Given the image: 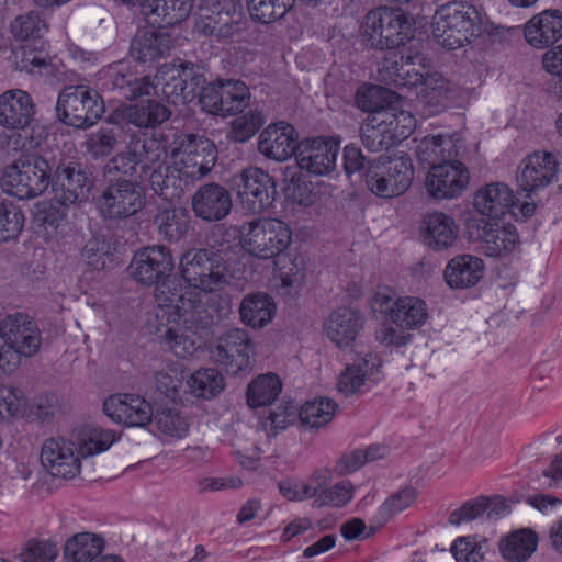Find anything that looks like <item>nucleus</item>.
I'll return each instance as SVG.
<instances>
[{"mask_svg": "<svg viewBox=\"0 0 562 562\" xmlns=\"http://www.w3.org/2000/svg\"><path fill=\"white\" fill-rule=\"evenodd\" d=\"M180 273L187 286L164 283L156 294L161 324H181L198 334L229 313V300L218 289L226 282L218 255L204 248L189 250L181 257Z\"/></svg>", "mask_w": 562, "mask_h": 562, "instance_id": "nucleus-1", "label": "nucleus"}, {"mask_svg": "<svg viewBox=\"0 0 562 562\" xmlns=\"http://www.w3.org/2000/svg\"><path fill=\"white\" fill-rule=\"evenodd\" d=\"M482 33V19L468 2L452 1L441 5L434 15L432 34L438 44L457 49Z\"/></svg>", "mask_w": 562, "mask_h": 562, "instance_id": "nucleus-2", "label": "nucleus"}, {"mask_svg": "<svg viewBox=\"0 0 562 562\" xmlns=\"http://www.w3.org/2000/svg\"><path fill=\"white\" fill-rule=\"evenodd\" d=\"M50 177L52 160L38 154H22L4 168L0 183L9 195L31 200L47 190Z\"/></svg>", "mask_w": 562, "mask_h": 562, "instance_id": "nucleus-3", "label": "nucleus"}, {"mask_svg": "<svg viewBox=\"0 0 562 562\" xmlns=\"http://www.w3.org/2000/svg\"><path fill=\"white\" fill-rule=\"evenodd\" d=\"M241 247L259 259L282 255L292 243L289 225L277 218H257L239 227Z\"/></svg>", "mask_w": 562, "mask_h": 562, "instance_id": "nucleus-4", "label": "nucleus"}, {"mask_svg": "<svg viewBox=\"0 0 562 562\" xmlns=\"http://www.w3.org/2000/svg\"><path fill=\"white\" fill-rule=\"evenodd\" d=\"M413 33L409 18L401 11L380 7L368 12L361 25L366 45L375 49H392L404 45Z\"/></svg>", "mask_w": 562, "mask_h": 562, "instance_id": "nucleus-5", "label": "nucleus"}, {"mask_svg": "<svg viewBox=\"0 0 562 562\" xmlns=\"http://www.w3.org/2000/svg\"><path fill=\"white\" fill-rule=\"evenodd\" d=\"M414 179V167L409 156H380L369 164L366 186L374 195L392 199L405 193Z\"/></svg>", "mask_w": 562, "mask_h": 562, "instance_id": "nucleus-6", "label": "nucleus"}, {"mask_svg": "<svg viewBox=\"0 0 562 562\" xmlns=\"http://www.w3.org/2000/svg\"><path fill=\"white\" fill-rule=\"evenodd\" d=\"M0 338L7 353L8 371H14L22 358H30L41 348V331L35 321L26 313L15 312L0 322Z\"/></svg>", "mask_w": 562, "mask_h": 562, "instance_id": "nucleus-7", "label": "nucleus"}, {"mask_svg": "<svg viewBox=\"0 0 562 562\" xmlns=\"http://www.w3.org/2000/svg\"><path fill=\"white\" fill-rule=\"evenodd\" d=\"M105 111L99 92L86 86H70L58 95L56 113L60 122L76 128H89Z\"/></svg>", "mask_w": 562, "mask_h": 562, "instance_id": "nucleus-8", "label": "nucleus"}, {"mask_svg": "<svg viewBox=\"0 0 562 562\" xmlns=\"http://www.w3.org/2000/svg\"><path fill=\"white\" fill-rule=\"evenodd\" d=\"M50 178L55 198L63 205L87 201L94 186L92 173L80 161L71 157H54Z\"/></svg>", "mask_w": 562, "mask_h": 562, "instance_id": "nucleus-9", "label": "nucleus"}, {"mask_svg": "<svg viewBox=\"0 0 562 562\" xmlns=\"http://www.w3.org/2000/svg\"><path fill=\"white\" fill-rule=\"evenodd\" d=\"M154 85L160 87L164 98L173 104L191 101L205 83L201 68L190 61L165 64L156 72ZM156 95H159L156 91Z\"/></svg>", "mask_w": 562, "mask_h": 562, "instance_id": "nucleus-10", "label": "nucleus"}, {"mask_svg": "<svg viewBox=\"0 0 562 562\" xmlns=\"http://www.w3.org/2000/svg\"><path fill=\"white\" fill-rule=\"evenodd\" d=\"M146 205V198L138 181L119 177L110 179L98 199L101 216L110 221L125 220Z\"/></svg>", "mask_w": 562, "mask_h": 562, "instance_id": "nucleus-11", "label": "nucleus"}, {"mask_svg": "<svg viewBox=\"0 0 562 562\" xmlns=\"http://www.w3.org/2000/svg\"><path fill=\"white\" fill-rule=\"evenodd\" d=\"M172 156L183 179L193 186L214 168L217 150L210 139L186 134L180 137L178 147L172 150Z\"/></svg>", "mask_w": 562, "mask_h": 562, "instance_id": "nucleus-12", "label": "nucleus"}, {"mask_svg": "<svg viewBox=\"0 0 562 562\" xmlns=\"http://www.w3.org/2000/svg\"><path fill=\"white\" fill-rule=\"evenodd\" d=\"M372 308L402 329L417 328L428 317L425 301L416 296H397L390 289H383L375 293L372 299Z\"/></svg>", "mask_w": 562, "mask_h": 562, "instance_id": "nucleus-13", "label": "nucleus"}, {"mask_svg": "<svg viewBox=\"0 0 562 562\" xmlns=\"http://www.w3.org/2000/svg\"><path fill=\"white\" fill-rule=\"evenodd\" d=\"M133 278L145 285H156L155 294L170 280L175 260L170 249L164 245H153L137 250L130 265ZM156 297V295H154Z\"/></svg>", "mask_w": 562, "mask_h": 562, "instance_id": "nucleus-14", "label": "nucleus"}, {"mask_svg": "<svg viewBox=\"0 0 562 562\" xmlns=\"http://www.w3.org/2000/svg\"><path fill=\"white\" fill-rule=\"evenodd\" d=\"M41 462L54 477L72 480L81 473V454L70 431L44 441L41 449Z\"/></svg>", "mask_w": 562, "mask_h": 562, "instance_id": "nucleus-15", "label": "nucleus"}, {"mask_svg": "<svg viewBox=\"0 0 562 562\" xmlns=\"http://www.w3.org/2000/svg\"><path fill=\"white\" fill-rule=\"evenodd\" d=\"M234 189L243 209L258 214L271 206L277 194L272 177L257 167L244 169L235 176Z\"/></svg>", "mask_w": 562, "mask_h": 562, "instance_id": "nucleus-16", "label": "nucleus"}, {"mask_svg": "<svg viewBox=\"0 0 562 562\" xmlns=\"http://www.w3.org/2000/svg\"><path fill=\"white\" fill-rule=\"evenodd\" d=\"M250 98L249 88L240 80H217L202 86L200 102L214 115L231 116L244 111Z\"/></svg>", "mask_w": 562, "mask_h": 562, "instance_id": "nucleus-17", "label": "nucleus"}, {"mask_svg": "<svg viewBox=\"0 0 562 562\" xmlns=\"http://www.w3.org/2000/svg\"><path fill=\"white\" fill-rule=\"evenodd\" d=\"M252 345L243 328H231L222 334L211 349V358L228 373L237 374L250 366Z\"/></svg>", "mask_w": 562, "mask_h": 562, "instance_id": "nucleus-18", "label": "nucleus"}, {"mask_svg": "<svg viewBox=\"0 0 562 562\" xmlns=\"http://www.w3.org/2000/svg\"><path fill=\"white\" fill-rule=\"evenodd\" d=\"M470 180L468 168L458 158L445 160L429 169L426 190L437 200L454 199L467 188Z\"/></svg>", "mask_w": 562, "mask_h": 562, "instance_id": "nucleus-19", "label": "nucleus"}, {"mask_svg": "<svg viewBox=\"0 0 562 562\" xmlns=\"http://www.w3.org/2000/svg\"><path fill=\"white\" fill-rule=\"evenodd\" d=\"M338 153L339 143L334 138L316 137L299 143L295 159L301 170L325 176L335 169Z\"/></svg>", "mask_w": 562, "mask_h": 562, "instance_id": "nucleus-20", "label": "nucleus"}, {"mask_svg": "<svg viewBox=\"0 0 562 562\" xmlns=\"http://www.w3.org/2000/svg\"><path fill=\"white\" fill-rule=\"evenodd\" d=\"M430 60L422 53L414 55L391 54L384 59L382 75L384 80L393 83L397 88L417 87L424 79V74L428 71Z\"/></svg>", "mask_w": 562, "mask_h": 562, "instance_id": "nucleus-21", "label": "nucleus"}, {"mask_svg": "<svg viewBox=\"0 0 562 562\" xmlns=\"http://www.w3.org/2000/svg\"><path fill=\"white\" fill-rule=\"evenodd\" d=\"M366 318L357 310L339 307L324 321L325 336L339 349L352 346L363 328Z\"/></svg>", "mask_w": 562, "mask_h": 562, "instance_id": "nucleus-22", "label": "nucleus"}, {"mask_svg": "<svg viewBox=\"0 0 562 562\" xmlns=\"http://www.w3.org/2000/svg\"><path fill=\"white\" fill-rule=\"evenodd\" d=\"M194 30L204 36L217 40L232 37L237 31V24L228 9L218 0H211L201 4L194 13Z\"/></svg>", "mask_w": 562, "mask_h": 562, "instance_id": "nucleus-23", "label": "nucleus"}, {"mask_svg": "<svg viewBox=\"0 0 562 562\" xmlns=\"http://www.w3.org/2000/svg\"><path fill=\"white\" fill-rule=\"evenodd\" d=\"M232 206L228 190L215 182L201 186L192 196L194 215L205 222L225 218L231 213Z\"/></svg>", "mask_w": 562, "mask_h": 562, "instance_id": "nucleus-24", "label": "nucleus"}, {"mask_svg": "<svg viewBox=\"0 0 562 562\" xmlns=\"http://www.w3.org/2000/svg\"><path fill=\"white\" fill-rule=\"evenodd\" d=\"M558 162L550 153H533L519 165L517 183L526 192L549 186L557 175Z\"/></svg>", "mask_w": 562, "mask_h": 562, "instance_id": "nucleus-25", "label": "nucleus"}, {"mask_svg": "<svg viewBox=\"0 0 562 562\" xmlns=\"http://www.w3.org/2000/svg\"><path fill=\"white\" fill-rule=\"evenodd\" d=\"M297 145L294 127L284 122L268 125L258 139L259 153L276 161H284L295 155Z\"/></svg>", "mask_w": 562, "mask_h": 562, "instance_id": "nucleus-26", "label": "nucleus"}, {"mask_svg": "<svg viewBox=\"0 0 562 562\" xmlns=\"http://www.w3.org/2000/svg\"><path fill=\"white\" fill-rule=\"evenodd\" d=\"M420 234L424 244L435 250L452 248L459 237V226L453 217L443 212L426 214L422 221Z\"/></svg>", "mask_w": 562, "mask_h": 562, "instance_id": "nucleus-27", "label": "nucleus"}, {"mask_svg": "<svg viewBox=\"0 0 562 562\" xmlns=\"http://www.w3.org/2000/svg\"><path fill=\"white\" fill-rule=\"evenodd\" d=\"M477 238L482 252L487 257H503L510 254L519 244L517 229L512 224L497 221L485 222L477 227Z\"/></svg>", "mask_w": 562, "mask_h": 562, "instance_id": "nucleus-28", "label": "nucleus"}, {"mask_svg": "<svg viewBox=\"0 0 562 562\" xmlns=\"http://www.w3.org/2000/svg\"><path fill=\"white\" fill-rule=\"evenodd\" d=\"M35 105L23 90H9L0 95V125L10 130H24L34 116Z\"/></svg>", "mask_w": 562, "mask_h": 562, "instance_id": "nucleus-29", "label": "nucleus"}, {"mask_svg": "<svg viewBox=\"0 0 562 562\" xmlns=\"http://www.w3.org/2000/svg\"><path fill=\"white\" fill-rule=\"evenodd\" d=\"M104 414L112 422H153V407L135 394H114L103 402Z\"/></svg>", "mask_w": 562, "mask_h": 562, "instance_id": "nucleus-30", "label": "nucleus"}, {"mask_svg": "<svg viewBox=\"0 0 562 562\" xmlns=\"http://www.w3.org/2000/svg\"><path fill=\"white\" fill-rule=\"evenodd\" d=\"M117 116L126 124L139 130H148L167 122L171 116V110L157 100L148 99L122 106L117 110Z\"/></svg>", "mask_w": 562, "mask_h": 562, "instance_id": "nucleus-31", "label": "nucleus"}, {"mask_svg": "<svg viewBox=\"0 0 562 562\" xmlns=\"http://www.w3.org/2000/svg\"><path fill=\"white\" fill-rule=\"evenodd\" d=\"M165 159L160 158L145 179L148 180L151 190L156 194L168 201L178 200L182 196L184 190L190 187V183L183 179L175 161L169 165Z\"/></svg>", "mask_w": 562, "mask_h": 562, "instance_id": "nucleus-32", "label": "nucleus"}, {"mask_svg": "<svg viewBox=\"0 0 562 562\" xmlns=\"http://www.w3.org/2000/svg\"><path fill=\"white\" fill-rule=\"evenodd\" d=\"M526 41L537 48L548 47L562 37V12L544 10L532 16L525 26Z\"/></svg>", "mask_w": 562, "mask_h": 562, "instance_id": "nucleus-33", "label": "nucleus"}, {"mask_svg": "<svg viewBox=\"0 0 562 562\" xmlns=\"http://www.w3.org/2000/svg\"><path fill=\"white\" fill-rule=\"evenodd\" d=\"M69 431L81 458L105 452L121 438L116 431L95 426L94 424H77Z\"/></svg>", "mask_w": 562, "mask_h": 562, "instance_id": "nucleus-34", "label": "nucleus"}, {"mask_svg": "<svg viewBox=\"0 0 562 562\" xmlns=\"http://www.w3.org/2000/svg\"><path fill=\"white\" fill-rule=\"evenodd\" d=\"M105 87L126 100L156 93V86L149 76L139 77L124 66L109 71Z\"/></svg>", "mask_w": 562, "mask_h": 562, "instance_id": "nucleus-35", "label": "nucleus"}, {"mask_svg": "<svg viewBox=\"0 0 562 562\" xmlns=\"http://www.w3.org/2000/svg\"><path fill=\"white\" fill-rule=\"evenodd\" d=\"M171 46L172 38L168 33L142 29L133 37L130 53L137 61L148 63L168 55Z\"/></svg>", "mask_w": 562, "mask_h": 562, "instance_id": "nucleus-36", "label": "nucleus"}, {"mask_svg": "<svg viewBox=\"0 0 562 562\" xmlns=\"http://www.w3.org/2000/svg\"><path fill=\"white\" fill-rule=\"evenodd\" d=\"M462 147L461 139L452 135H428L417 145L416 156L420 164L430 169L445 160L458 158Z\"/></svg>", "mask_w": 562, "mask_h": 562, "instance_id": "nucleus-37", "label": "nucleus"}, {"mask_svg": "<svg viewBox=\"0 0 562 562\" xmlns=\"http://www.w3.org/2000/svg\"><path fill=\"white\" fill-rule=\"evenodd\" d=\"M514 192L504 183H490L477 191L474 206L483 215L493 221L505 215L515 205Z\"/></svg>", "mask_w": 562, "mask_h": 562, "instance_id": "nucleus-38", "label": "nucleus"}, {"mask_svg": "<svg viewBox=\"0 0 562 562\" xmlns=\"http://www.w3.org/2000/svg\"><path fill=\"white\" fill-rule=\"evenodd\" d=\"M483 271L482 259L472 255H459L448 262L443 278L451 289H468L480 281Z\"/></svg>", "mask_w": 562, "mask_h": 562, "instance_id": "nucleus-39", "label": "nucleus"}, {"mask_svg": "<svg viewBox=\"0 0 562 562\" xmlns=\"http://www.w3.org/2000/svg\"><path fill=\"white\" fill-rule=\"evenodd\" d=\"M276 310L273 299L262 292L246 295L238 308L240 321L254 329H261L271 323Z\"/></svg>", "mask_w": 562, "mask_h": 562, "instance_id": "nucleus-40", "label": "nucleus"}, {"mask_svg": "<svg viewBox=\"0 0 562 562\" xmlns=\"http://www.w3.org/2000/svg\"><path fill=\"white\" fill-rule=\"evenodd\" d=\"M105 548V540L93 532H79L70 537L64 546L67 562H93Z\"/></svg>", "mask_w": 562, "mask_h": 562, "instance_id": "nucleus-41", "label": "nucleus"}, {"mask_svg": "<svg viewBox=\"0 0 562 562\" xmlns=\"http://www.w3.org/2000/svg\"><path fill=\"white\" fill-rule=\"evenodd\" d=\"M145 9V16L153 24L171 26L184 21L192 11V0H154Z\"/></svg>", "mask_w": 562, "mask_h": 562, "instance_id": "nucleus-42", "label": "nucleus"}, {"mask_svg": "<svg viewBox=\"0 0 562 562\" xmlns=\"http://www.w3.org/2000/svg\"><path fill=\"white\" fill-rule=\"evenodd\" d=\"M159 235L169 241H179L188 233L191 216L183 207L164 209L154 218Z\"/></svg>", "mask_w": 562, "mask_h": 562, "instance_id": "nucleus-43", "label": "nucleus"}, {"mask_svg": "<svg viewBox=\"0 0 562 562\" xmlns=\"http://www.w3.org/2000/svg\"><path fill=\"white\" fill-rule=\"evenodd\" d=\"M360 134L363 146L370 151H381L397 142L380 112L367 117Z\"/></svg>", "mask_w": 562, "mask_h": 562, "instance_id": "nucleus-44", "label": "nucleus"}, {"mask_svg": "<svg viewBox=\"0 0 562 562\" xmlns=\"http://www.w3.org/2000/svg\"><path fill=\"white\" fill-rule=\"evenodd\" d=\"M123 151L145 176L159 162L160 158H166V151L154 140L147 142L136 135L130 138Z\"/></svg>", "mask_w": 562, "mask_h": 562, "instance_id": "nucleus-45", "label": "nucleus"}, {"mask_svg": "<svg viewBox=\"0 0 562 562\" xmlns=\"http://www.w3.org/2000/svg\"><path fill=\"white\" fill-rule=\"evenodd\" d=\"M538 537L530 529H520L507 535L499 543V550L507 560L526 561L536 551Z\"/></svg>", "mask_w": 562, "mask_h": 562, "instance_id": "nucleus-46", "label": "nucleus"}, {"mask_svg": "<svg viewBox=\"0 0 562 562\" xmlns=\"http://www.w3.org/2000/svg\"><path fill=\"white\" fill-rule=\"evenodd\" d=\"M282 390V383L273 373L262 374L255 379L247 389V403L250 407L272 404Z\"/></svg>", "mask_w": 562, "mask_h": 562, "instance_id": "nucleus-47", "label": "nucleus"}, {"mask_svg": "<svg viewBox=\"0 0 562 562\" xmlns=\"http://www.w3.org/2000/svg\"><path fill=\"white\" fill-rule=\"evenodd\" d=\"M188 386L196 397L211 398L223 391L224 378L213 368L200 369L190 376Z\"/></svg>", "mask_w": 562, "mask_h": 562, "instance_id": "nucleus-48", "label": "nucleus"}, {"mask_svg": "<svg viewBox=\"0 0 562 562\" xmlns=\"http://www.w3.org/2000/svg\"><path fill=\"white\" fill-rule=\"evenodd\" d=\"M295 0H247L252 20L263 24L282 19L293 7Z\"/></svg>", "mask_w": 562, "mask_h": 562, "instance_id": "nucleus-49", "label": "nucleus"}, {"mask_svg": "<svg viewBox=\"0 0 562 562\" xmlns=\"http://www.w3.org/2000/svg\"><path fill=\"white\" fill-rule=\"evenodd\" d=\"M117 145V133L111 127H100L88 134L83 143L86 153L94 159L112 154Z\"/></svg>", "mask_w": 562, "mask_h": 562, "instance_id": "nucleus-50", "label": "nucleus"}, {"mask_svg": "<svg viewBox=\"0 0 562 562\" xmlns=\"http://www.w3.org/2000/svg\"><path fill=\"white\" fill-rule=\"evenodd\" d=\"M420 85L423 88L418 94L419 102L429 106L439 105L449 91L448 81L440 74L431 71V65L424 74Z\"/></svg>", "mask_w": 562, "mask_h": 562, "instance_id": "nucleus-51", "label": "nucleus"}, {"mask_svg": "<svg viewBox=\"0 0 562 562\" xmlns=\"http://www.w3.org/2000/svg\"><path fill=\"white\" fill-rule=\"evenodd\" d=\"M58 553L55 541L32 538L22 547L19 558L21 562H54Z\"/></svg>", "mask_w": 562, "mask_h": 562, "instance_id": "nucleus-52", "label": "nucleus"}, {"mask_svg": "<svg viewBox=\"0 0 562 562\" xmlns=\"http://www.w3.org/2000/svg\"><path fill=\"white\" fill-rule=\"evenodd\" d=\"M46 29V23L35 11L21 14L11 23V33L21 41L42 37Z\"/></svg>", "mask_w": 562, "mask_h": 562, "instance_id": "nucleus-53", "label": "nucleus"}, {"mask_svg": "<svg viewBox=\"0 0 562 562\" xmlns=\"http://www.w3.org/2000/svg\"><path fill=\"white\" fill-rule=\"evenodd\" d=\"M265 122L266 119L260 111L250 110L233 121L229 137L235 142L245 143L260 130Z\"/></svg>", "mask_w": 562, "mask_h": 562, "instance_id": "nucleus-54", "label": "nucleus"}, {"mask_svg": "<svg viewBox=\"0 0 562 562\" xmlns=\"http://www.w3.org/2000/svg\"><path fill=\"white\" fill-rule=\"evenodd\" d=\"M417 493L413 487H405L387 497L378 508L381 524L387 522L392 517L408 508L416 499Z\"/></svg>", "mask_w": 562, "mask_h": 562, "instance_id": "nucleus-55", "label": "nucleus"}, {"mask_svg": "<svg viewBox=\"0 0 562 562\" xmlns=\"http://www.w3.org/2000/svg\"><path fill=\"white\" fill-rule=\"evenodd\" d=\"M356 486L350 481H341L325 488L314 501L316 507H342L355 495Z\"/></svg>", "mask_w": 562, "mask_h": 562, "instance_id": "nucleus-56", "label": "nucleus"}, {"mask_svg": "<svg viewBox=\"0 0 562 562\" xmlns=\"http://www.w3.org/2000/svg\"><path fill=\"white\" fill-rule=\"evenodd\" d=\"M24 225L23 213L12 204L0 203V241L16 238Z\"/></svg>", "mask_w": 562, "mask_h": 562, "instance_id": "nucleus-57", "label": "nucleus"}, {"mask_svg": "<svg viewBox=\"0 0 562 562\" xmlns=\"http://www.w3.org/2000/svg\"><path fill=\"white\" fill-rule=\"evenodd\" d=\"M380 113L385 120L387 127L393 132L396 140L408 137L416 126L414 116L408 112H395L393 109L387 108L380 111Z\"/></svg>", "mask_w": 562, "mask_h": 562, "instance_id": "nucleus-58", "label": "nucleus"}, {"mask_svg": "<svg viewBox=\"0 0 562 562\" xmlns=\"http://www.w3.org/2000/svg\"><path fill=\"white\" fill-rule=\"evenodd\" d=\"M109 249L110 246L104 239L93 237L86 243L82 257L92 269L103 270L109 260Z\"/></svg>", "mask_w": 562, "mask_h": 562, "instance_id": "nucleus-59", "label": "nucleus"}, {"mask_svg": "<svg viewBox=\"0 0 562 562\" xmlns=\"http://www.w3.org/2000/svg\"><path fill=\"white\" fill-rule=\"evenodd\" d=\"M65 214L52 201H41L34 204L33 221L44 229H56Z\"/></svg>", "mask_w": 562, "mask_h": 562, "instance_id": "nucleus-60", "label": "nucleus"}, {"mask_svg": "<svg viewBox=\"0 0 562 562\" xmlns=\"http://www.w3.org/2000/svg\"><path fill=\"white\" fill-rule=\"evenodd\" d=\"M106 173H120L122 178L132 179L135 181L143 180L146 176L138 169V167L131 160V158L122 150L113 156L105 166Z\"/></svg>", "mask_w": 562, "mask_h": 562, "instance_id": "nucleus-61", "label": "nucleus"}, {"mask_svg": "<svg viewBox=\"0 0 562 562\" xmlns=\"http://www.w3.org/2000/svg\"><path fill=\"white\" fill-rule=\"evenodd\" d=\"M488 508L490 502L487 498H476L474 501L467 502L460 508L453 510L450 514L449 521L452 525L469 522L482 516Z\"/></svg>", "mask_w": 562, "mask_h": 562, "instance_id": "nucleus-62", "label": "nucleus"}, {"mask_svg": "<svg viewBox=\"0 0 562 562\" xmlns=\"http://www.w3.org/2000/svg\"><path fill=\"white\" fill-rule=\"evenodd\" d=\"M5 394L0 398V414L7 417L20 418L24 417L25 400L21 390L15 387H8L4 390Z\"/></svg>", "mask_w": 562, "mask_h": 562, "instance_id": "nucleus-63", "label": "nucleus"}, {"mask_svg": "<svg viewBox=\"0 0 562 562\" xmlns=\"http://www.w3.org/2000/svg\"><path fill=\"white\" fill-rule=\"evenodd\" d=\"M457 562H480L483 559L481 548L468 538H458L451 546Z\"/></svg>", "mask_w": 562, "mask_h": 562, "instance_id": "nucleus-64", "label": "nucleus"}]
</instances>
